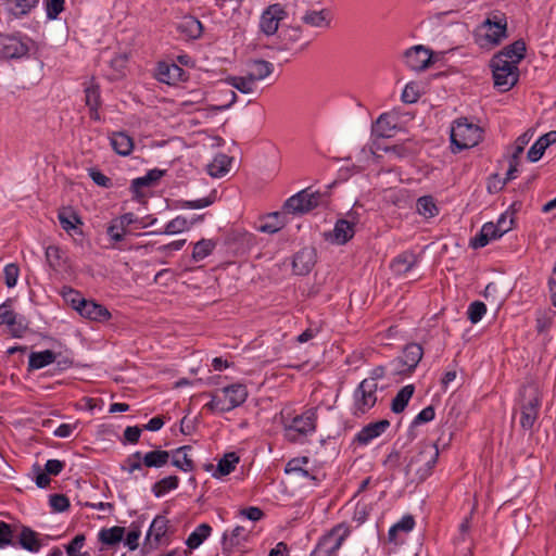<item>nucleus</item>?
<instances>
[{
	"instance_id": "nucleus-62",
	"label": "nucleus",
	"mask_w": 556,
	"mask_h": 556,
	"mask_svg": "<svg viewBox=\"0 0 556 556\" xmlns=\"http://www.w3.org/2000/svg\"><path fill=\"white\" fill-rule=\"evenodd\" d=\"M108 235L112 240L118 242L124 239L125 229L121 228L117 220H114L108 228Z\"/></svg>"
},
{
	"instance_id": "nucleus-51",
	"label": "nucleus",
	"mask_w": 556,
	"mask_h": 556,
	"mask_svg": "<svg viewBox=\"0 0 556 556\" xmlns=\"http://www.w3.org/2000/svg\"><path fill=\"white\" fill-rule=\"evenodd\" d=\"M11 4H13L12 10L15 14H26L31 8H34L39 0H8Z\"/></svg>"
},
{
	"instance_id": "nucleus-13",
	"label": "nucleus",
	"mask_w": 556,
	"mask_h": 556,
	"mask_svg": "<svg viewBox=\"0 0 556 556\" xmlns=\"http://www.w3.org/2000/svg\"><path fill=\"white\" fill-rule=\"evenodd\" d=\"M424 356V349L418 343H408L405 345L403 350V355L397 359V363L403 367H406L405 370H400V372L410 374L417 367L419 362Z\"/></svg>"
},
{
	"instance_id": "nucleus-40",
	"label": "nucleus",
	"mask_w": 556,
	"mask_h": 556,
	"mask_svg": "<svg viewBox=\"0 0 556 556\" xmlns=\"http://www.w3.org/2000/svg\"><path fill=\"white\" fill-rule=\"evenodd\" d=\"M179 479L177 476H168L166 478H163L162 480L157 481L153 488L152 491L156 497H161L166 492L170 490H175L178 486Z\"/></svg>"
},
{
	"instance_id": "nucleus-34",
	"label": "nucleus",
	"mask_w": 556,
	"mask_h": 556,
	"mask_svg": "<svg viewBox=\"0 0 556 556\" xmlns=\"http://www.w3.org/2000/svg\"><path fill=\"white\" fill-rule=\"evenodd\" d=\"M394 128L395 123H392V117L389 114H382L375 123L372 131L379 137L389 138Z\"/></svg>"
},
{
	"instance_id": "nucleus-35",
	"label": "nucleus",
	"mask_w": 556,
	"mask_h": 556,
	"mask_svg": "<svg viewBox=\"0 0 556 556\" xmlns=\"http://www.w3.org/2000/svg\"><path fill=\"white\" fill-rule=\"evenodd\" d=\"M169 453L167 451H152L142 457V463L146 467L160 468L168 463Z\"/></svg>"
},
{
	"instance_id": "nucleus-56",
	"label": "nucleus",
	"mask_w": 556,
	"mask_h": 556,
	"mask_svg": "<svg viewBox=\"0 0 556 556\" xmlns=\"http://www.w3.org/2000/svg\"><path fill=\"white\" fill-rule=\"evenodd\" d=\"M50 505L55 511H64L70 507V501L63 494H53L50 496Z\"/></svg>"
},
{
	"instance_id": "nucleus-63",
	"label": "nucleus",
	"mask_w": 556,
	"mask_h": 556,
	"mask_svg": "<svg viewBox=\"0 0 556 556\" xmlns=\"http://www.w3.org/2000/svg\"><path fill=\"white\" fill-rule=\"evenodd\" d=\"M63 468H64V463L63 462L58 460V459H49L46 463L45 471L48 475L56 476V475H59L62 471Z\"/></svg>"
},
{
	"instance_id": "nucleus-48",
	"label": "nucleus",
	"mask_w": 556,
	"mask_h": 556,
	"mask_svg": "<svg viewBox=\"0 0 556 556\" xmlns=\"http://www.w3.org/2000/svg\"><path fill=\"white\" fill-rule=\"evenodd\" d=\"M486 312V306L483 302L476 301L470 304L468 308V318L472 324H477L481 320L482 316Z\"/></svg>"
},
{
	"instance_id": "nucleus-8",
	"label": "nucleus",
	"mask_w": 556,
	"mask_h": 556,
	"mask_svg": "<svg viewBox=\"0 0 556 556\" xmlns=\"http://www.w3.org/2000/svg\"><path fill=\"white\" fill-rule=\"evenodd\" d=\"M378 383L374 381H362L355 391V406L358 412L365 414L377 402Z\"/></svg>"
},
{
	"instance_id": "nucleus-5",
	"label": "nucleus",
	"mask_w": 556,
	"mask_h": 556,
	"mask_svg": "<svg viewBox=\"0 0 556 556\" xmlns=\"http://www.w3.org/2000/svg\"><path fill=\"white\" fill-rule=\"evenodd\" d=\"M349 535L350 528L348 525L339 523L334 526L321 536L311 556H333Z\"/></svg>"
},
{
	"instance_id": "nucleus-33",
	"label": "nucleus",
	"mask_w": 556,
	"mask_h": 556,
	"mask_svg": "<svg viewBox=\"0 0 556 556\" xmlns=\"http://www.w3.org/2000/svg\"><path fill=\"white\" fill-rule=\"evenodd\" d=\"M124 533L125 528L118 526L109 529H102L99 533V540L105 545L113 546L123 540Z\"/></svg>"
},
{
	"instance_id": "nucleus-30",
	"label": "nucleus",
	"mask_w": 556,
	"mask_h": 556,
	"mask_svg": "<svg viewBox=\"0 0 556 556\" xmlns=\"http://www.w3.org/2000/svg\"><path fill=\"white\" fill-rule=\"evenodd\" d=\"M250 67L251 70L248 73V75L250 76V79H252L254 83L257 80L265 79L274 71V65L265 60H254L251 62Z\"/></svg>"
},
{
	"instance_id": "nucleus-25",
	"label": "nucleus",
	"mask_w": 556,
	"mask_h": 556,
	"mask_svg": "<svg viewBox=\"0 0 556 556\" xmlns=\"http://www.w3.org/2000/svg\"><path fill=\"white\" fill-rule=\"evenodd\" d=\"M182 70L176 64L161 63L157 67V79L168 85L175 84L182 76Z\"/></svg>"
},
{
	"instance_id": "nucleus-46",
	"label": "nucleus",
	"mask_w": 556,
	"mask_h": 556,
	"mask_svg": "<svg viewBox=\"0 0 556 556\" xmlns=\"http://www.w3.org/2000/svg\"><path fill=\"white\" fill-rule=\"evenodd\" d=\"M268 218L269 220L260 227L262 232L275 233L282 228L283 223L280 220V214L278 212L273 213Z\"/></svg>"
},
{
	"instance_id": "nucleus-44",
	"label": "nucleus",
	"mask_w": 556,
	"mask_h": 556,
	"mask_svg": "<svg viewBox=\"0 0 556 556\" xmlns=\"http://www.w3.org/2000/svg\"><path fill=\"white\" fill-rule=\"evenodd\" d=\"M417 211L425 217H432L438 213V207L431 197H421L417 201Z\"/></svg>"
},
{
	"instance_id": "nucleus-64",
	"label": "nucleus",
	"mask_w": 556,
	"mask_h": 556,
	"mask_svg": "<svg viewBox=\"0 0 556 556\" xmlns=\"http://www.w3.org/2000/svg\"><path fill=\"white\" fill-rule=\"evenodd\" d=\"M173 465L184 471H191L194 469L193 460L191 458H189L186 454L182 456V459L175 457L173 459Z\"/></svg>"
},
{
	"instance_id": "nucleus-12",
	"label": "nucleus",
	"mask_w": 556,
	"mask_h": 556,
	"mask_svg": "<svg viewBox=\"0 0 556 556\" xmlns=\"http://www.w3.org/2000/svg\"><path fill=\"white\" fill-rule=\"evenodd\" d=\"M1 46L2 54L8 59H18L25 56L29 51L27 41L13 36L2 37Z\"/></svg>"
},
{
	"instance_id": "nucleus-47",
	"label": "nucleus",
	"mask_w": 556,
	"mask_h": 556,
	"mask_svg": "<svg viewBox=\"0 0 556 556\" xmlns=\"http://www.w3.org/2000/svg\"><path fill=\"white\" fill-rule=\"evenodd\" d=\"M62 295L66 303L71 304V306L78 312V308L84 304V298L81 294L71 288L64 289Z\"/></svg>"
},
{
	"instance_id": "nucleus-54",
	"label": "nucleus",
	"mask_w": 556,
	"mask_h": 556,
	"mask_svg": "<svg viewBox=\"0 0 556 556\" xmlns=\"http://www.w3.org/2000/svg\"><path fill=\"white\" fill-rule=\"evenodd\" d=\"M47 16L49 20H55L64 10V0H46Z\"/></svg>"
},
{
	"instance_id": "nucleus-19",
	"label": "nucleus",
	"mask_w": 556,
	"mask_h": 556,
	"mask_svg": "<svg viewBox=\"0 0 556 556\" xmlns=\"http://www.w3.org/2000/svg\"><path fill=\"white\" fill-rule=\"evenodd\" d=\"M78 313L85 318L98 321L108 320L111 317V313L104 306L86 299L81 307L78 308Z\"/></svg>"
},
{
	"instance_id": "nucleus-26",
	"label": "nucleus",
	"mask_w": 556,
	"mask_h": 556,
	"mask_svg": "<svg viewBox=\"0 0 556 556\" xmlns=\"http://www.w3.org/2000/svg\"><path fill=\"white\" fill-rule=\"evenodd\" d=\"M330 20H331L330 11L326 10V9H323L319 11H315V10L307 11L302 17V21L306 25L312 26V27H319V28L328 27L330 24Z\"/></svg>"
},
{
	"instance_id": "nucleus-10",
	"label": "nucleus",
	"mask_w": 556,
	"mask_h": 556,
	"mask_svg": "<svg viewBox=\"0 0 556 556\" xmlns=\"http://www.w3.org/2000/svg\"><path fill=\"white\" fill-rule=\"evenodd\" d=\"M351 219H339L332 231L325 233V238L336 244H345L355 233V217L350 214Z\"/></svg>"
},
{
	"instance_id": "nucleus-61",
	"label": "nucleus",
	"mask_w": 556,
	"mask_h": 556,
	"mask_svg": "<svg viewBox=\"0 0 556 556\" xmlns=\"http://www.w3.org/2000/svg\"><path fill=\"white\" fill-rule=\"evenodd\" d=\"M434 415L433 406H427L416 416L414 425L431 421L434 418Z\"/></svg>"
},
{
	"instance_id": "nucleus-53",
	"label": "nucleus",
	"mask_w": 556,
	"mask_h": 556,
	"mask_svg": "<svg viewBox=\"0 0 556 556\" xmlns=\"http://www.w3.org/2000/svg\"><path fill=\"white\" fill-rule=\"evenodd\" d=\"M59 220H60L62 228L67 232L70 230L76 228V224H81L80 218L75 213H72L71 215H66L65 212H60Z\"/></svg>"
},
{
	"instance_id": "nucleus-21",
	"label": "nucleus",
	"mask_w": 556,
	"mask_h": 556,
	"mask_svg": "<svg viewBox=\"0 0 556 556\" xmlns=\"http://www.w3.org/2000/svg\"><path fill=\"white\" fill-rule=\"evenodd\" d=\"M556 142V130H551L541 136L536 142L528 151L527 157L530 162L539 161L544 154L545 150Z\"/></svg>"
},
{
	"instance_id": "nucleus-43",
	"label": "nucleus",
	"mask_w": 556,
	"mask_h": 556,
	"mask_svg": "<svg viewBox=\"0 0 556 556\" xmlns=\"http://www.w3.org/2000/svg\"><path fill=\"white\" fill-rule=\"evenodd\" d=\"M307 463H308V459L306 457L293 458L288 462L285 471L287 473L295 472L300 478L309 477L311 479L315 480V477L311 476L309 472L302 467L303 465H305Z\"/></svg>"
},
{
	"instance_id": "nucleus-49",
	"label": "nucleus",
	"mask_w": 556,
	"mask_h": 556,
	"mask_svg": "<svg viewBox=\"0 0 556 556\" xmlns=\"http://www.w3.org/2000/svg\"><path fill=\"white\" fill-rule=\"evenodd\" d=\"M20 276V267L15 263L8 264L4 267V281L8 288L16 286Z\"/></svg>"
},
{
	"instance_id": "nucleus-52",
	"label": "nucleus",
	"mask_w": 556,
	"mask_h": 556,
	"mask_svg": "<svg viewBox=\"0 0 556 556\" xmlns=\"http://www.w3.org/2000/svg\"><path fill=\"white\" fill-rule=\"evenodd\" d=\"M188 229V222L185 217H176L173 220H170L164 230V233L167 235H174L179 233L184 230Z\"/></svg>"
},
{
	"instance_id": "nucleus-50",
	"label": "nucleus",
	"mask_w": 556,
	"mask_h": 556,
	"mask_svg": "<svg viewBox=\"0 0 556 556\" xmlns=\"http://www.w3.org/2000/svg\"><path fill=\"white\" fill-rule=\"evenodd\" d=\"M142 465L143 463L141 453L136 452L125 460L124 465L122 466V469L124 471L132 473L134 471L141 469Z\"/></svg>"
},
{
	"instance_id": "nucleus-16",
	"label": "nucleus",
	"mask_w": 556,
	"mask_h": 556,
	"mask_svg": "<svg viewBox=\"0 0 556 556\" xmlns=\"http://www.w3.org/2000/svg\"><path fill=\"white\" fill-rule=\"evenodd\" d=\"M167 529L168 520L164 516H156L147 533L146 545L149 544L151 547H157Z\"/></svg>"
},
{
	"instance_id": "nucleus-32",
	"label": "nucleus",
	"mask_w": 556,
	"mask_h": 556,
	"mask_svg": "<svg viewBox=\"0 0 556 556\" xmlns=\"http://www.w3.org/2000/svg\"><path fill=\"white\" fill-rule=\"evenodd\" d=\"M414 386L408 384L403 387L392 401L391 409L395 414L402 413L408 404V401L414 394Z\"/></svg>"
},
{
	"instance_id": "nucleus-29",
	"label": "nucleus",
	"mask_w": 556,
	"mask_h": 556,
	"mask_svg": "<svg viewBox=\"0 0 556 556\" xmlns=\"http://www.w3.org/2000/svg\"><path fill=\"white\" fill-rule=\"evenodd\" d=\"M56 358V355L51 350H45L42 352H33L29 355L28 369H40L52 364Z\"/></svg>"
},
{
	"instance_id": "nucleus-55",
	"label": "nucleus",
	"mask_w": 556,
	"mask_h": 556,
	"mask_svg": "<svg viewBox=\"0 0 556 556\" xmlns=\"http://www.w3.org/2000/svg\"><path fill=\"white\" fill-rule=\"evenodd\" d=\"M533 136V132H531L530 130L526 131L525 134H522L521 136H519L516 140V146H515V151L511 155V159L514 160H518L519 161V156L521 155V153L523 152L525 150V147L529 143V141L531 140Z\"/></svg>"
},
{
	"instance_id": "nucleus-9",
	"label": "nucleus",
	"mask_w": 556,
	"mask_h": 556,
	"mask_svg": "<svg viewBox=\"0 0 556 556\" xmlns=\"http://www.w3.org/2000/svg\"><path fill=\"white\" fill-rule=\"evenodd\" d=\"M404 59L410 70L421 72L431 65L432 52L426 47L418 45L406 50Z\"/></svg>"
},
{
	"instance_id": "nucleus-45",
	"label": "nucleus",
	"mask_w": 556,
	"mask_h": 556,
	"mask_svg": "<svg viewBox=\"0 0 556 556\" xmlns=\"http://www.w3.org/2000/svg\"><path fill=\"white\" fill-rule=\"evenodd\" d=\"M46 257H47V262H48L49 266L52 269L58 270L62 267L63 252L61 251L60 248L54 247V245L48 247L46 250Z\"/></svg>"
},
{
	"instance_id": "nucleus-1",
	"label": "nucleus",
	"mask_w": 556,
	"mask_h": 556,
	"mask_svg": "<svg viewBox=\"0 0 556 556\" xmlns=\"http://www.w3.org/2000/svg\"><path fill=\"white\" fill-rule=\"evenodd\" d=\"M439 457L438 446L433 443H422L417 453L412 456L406 466V473L413 476L414 480L424 481L430 476Z\"/></svg>"
},
{
	"instance_id": "nucleus-24",
	"label": "nucleus",
	"mask_w": 556,
	"mask_h": 556,
	"mask_svg": "<svg viewBox=\"0 0 556 556\" xmlns=\"http://www.w3.org/2000/svg\"><path fill=\"white\" fill-rule=\"evenodd\" d=\"M232 157L226 154H217L214 160L207 165V173L213 178H222L228 172L231 165Z\"/></svg>"
},
{
	"instance_id": "nucleus-6",
	"label": "nucleus",
	"mask_w": 556,
	"mask_h": 556,
	"mask_svg": "<svg viewBox=\"0 0 556 556\" xmlns=\"http://www.w3.org/2000/svg\"><path fill=\"white\" fill-rule=\"evenodd\" d=\"M316 428V414L309 409L285 424V435L290 442H296L300 437L313 432Z\"/></svg>"
},
{
	"instance_id": "nucleus-23",
	"label": "nucleus",
	"mask_w": 556,
	"mask_h": 556,
	"mask_svg": "<svg viewBox=\"0 0 556 556\" xmlns=\"http://www.w3.org/2000/svg\"><path fill=\"white\" fill-rule=\"evenodd\" d=\"M178 31L186 38L197 39L201 36L203 27L199 20L193 16H184L177 25Z\"/></svg>"
},
{
	"instance_id": "nucleus-18",
	"label": "nucleus",
	"mask_w": 556,
	"mask_h": 556,
	"mask_svg": "<svg viewBox=\"0 0 556 556\" xmlns=\"http://www.w3.org/2000/svg\"><path fill=\"white\" fill-rule=\"evenodd\" d=\"M390 426L389 420L382 419L365 426L356 435L355 441L359 444H368L371 440L383 433Z\"/></svg>"
},
{
	"instance_id": "nucleus-31",
	"label": "nucleus",
	"mask_w": 556,
	"mask_h": 556,
	"mask_svg": "<svg viewBox=\"0 0 556 556\" xmlns=\"http://www.w3.org/2000/svg\"><path fill=\"white\" fill-rule=\"evenodd\" d=\"M7 324L11 327L12 333L15 337H21L24 328L21 326V324L16 326L15 321V314L10 309L9 302L3 303L0 305V325Z\"/></svg>"
},
{
	"instance_id": "nucleus-60",
	"label": "nucleus",
	"mask_w": 556,
	"mask_h": 556,
	"mask_svg": "<svg viewBox=\"0 0 556 556\" xmlns=\"http://www.w3.org/2000/svg\"><path fill=\"white\" fill-rule=\"evenodd\" d=\"M243 532H244V528L243 527H236L233 530H232V533L230 535V538H228L226 534L224 535V545L225 547H227L228 545L229 546H233V545H238L239 544V541H240V538L243 535Z\"/></svg>"
},
{
	"instance_id": "nucleus-39",
	"label": "nucleus",
	"mask_w": 556,
	"mask_h": 556,
	"mask_svg": "<svg viewBox=\"0 0 556 556\" xmlns=\"http://www.w3.org/2000/svg\"><path fill=\"white\" fill-rule=\"evenodd\" d=\"M239 463V456L231 452L225 454V456L218 462L217 469L214 476H226L235 470L236 464Z\"/></svg>"
},
{
	"instance_id": "nucleus-36",
	"label": "nucleus",
	"mask_w": 556,
	"mask_h": 556,
	"mask_svg": "<svg viewBox=\"0 0 556 556\" xmlns=\"http://www.w3.org/2000/svg\"><path fill=\"white\" fill-rule=\"evenodd\" d=\"M416 264V256L412 253H402L395 257L391 267L396 274L407 273Z\"/></svg>"
},
{
	"instance_id": "nucleus-38",
	"label": "nucleus",
	"mask_w": 556,
	"mask_h": 556,
	"mask_svg": "<svg viewBox=\"0 0 556 556\" xmlns=\"http://www.w3.org/2000/svg\"><path fill=\"white\" fill-rule=\"evenodd\" d=\"M212 528L207 523L200 525L187 539V545L193 549L199 547L203 541L210 535Z\"/></svg>"
},
{
	"instance_id": "nucleus-3",
	"label": "nucleus",
	"mask_w": 556,
	"mask_h": 556,
	"mask_svg": "<svg viewBox=\"0 0 556 556\" xmlns=\"http://www.w3.org/2000/svg\"><path fill=\"white\" fill-rule=\"evenodd\" d=\"M482 139V129L466 117L458 118L451 130V142L457 151L472 148Z\"/></svg>"
},
{
	"instance_id": "nucleus-41",
	"label": "nucleus",
	"mask_w": 556,
	"mask_h": 556,
	"mask_svg": "<svg viewBox=\"0 0 556 556\" xmlns=\"http://www.w3.org/2000/svg\"><path fill=\"white\" fill-rule=\"evenodd\" d=\"M226 83L242 93H251L253 91L254 81L250 76H230L226 78Z\"/></svg>"
},
{
	"instance_id": "nucleus-4",
	"label": "nucleus",
	"mask_w": 556,
	"mask_h": 556,
	"mask_svg": "<svg viewBox=\"0 0 556 556\" xmlns=\"http://www.w3.org/2000/svg\"><path fill=\"white\" fill-rule=\"evenodd\" d=\"M492 68L494 86L502 92L510 90L519 78L518 66L513 62L502 61L500 56H493L490 62Z\"/></svg>"
},
{
	"instance_id": "nucleus-59",
	"label": "nucleus",
	"mask_w": 556,
	"mask_h": 556,
	"mask_svg": "<svg viewBox=\"0 0 556 556\" xmlns=\"http://www.w3.org/2000/svg\"><path fill=\"white\" fill-rule=\"evenodd\" d=\"M141 531L138 526L132 525L131 530L128 532L126 538V545L130 551H135L138 547V540L140 538Z\"/></svg>"
},
{
	"instance_id": "nucleus-17",
	"label": "nucleus",
	"mask_w": 556,
	"mask_h": 556,
	"mask_svg": "<svg viewBox=\"0 0 556 556\" xmlns=\"http://www.w3.org/2000/svg\"><path fill=\"white\" fill-rule=\"evenodd\" d=\"M526 51V42L522 39H519L506 46L494 56H500L502 61H506L507 63L513 62L514 65L518 66L519 62L525 58Z\"/></svg>"
},
{
	"instance_id": "nucleus-22",
	"label": "nucleus",
	"mask_w": 556,
	"mask_h": 556,
	"mask_svg": "<svg viewBox=\"0 0 556 556\" xmlns=\"http://www.w3.org/2000/svg\"><path fill=\"white\" fill-rule=\"evenodd\" d=\"M110 139L113 150L119 155L127 156L134 150V140L125 131H115Z\"/></svg>"
},
{
	"instance_id": "nucleus-7",
	"label": "nucleus",
	"mask_w": 556,
	"mask_h": 556,
	"mask_svg": "<svg viewBox=\"0 0 556 556\" xmlns=\"http://www.w3.org/2000/svg\"><path fill=\"white\" fill-rule=\"evenodd\" d=\"M321 197L320 192L309 193L307 190H302L286 201L285 208L293 214L307 213L319 205Z\"/></svg>"
},
{
	"instance_id": "nucleus-14",
	"label": "nucleus",
	"mask_w": 556,
	"mask_h": 556,
	"mask_svg": "<svg viewBox=\"0 0 556 556\" xmlns=\"http://www.w3.org/2000/svg\"><path fill=\"white\" fill-rule=\"evenodd\" d=\"M227 399L226 406L220 407V412H229L241 404H243L248 397V390L244 384L235 383L223 389Z\"/></svg>"
},
{
	"instance_id": "nucleus-28",
	"label": "nucleus",
	"mask_w": 556,
	"mask_h": 556,
	"mask_svg": "<svg viewBox=\"0 0 556 556\" xmlns=\"http://www.w3.org/2000/svg\"><path fill=\"white\" fill-rule=\"evenodd\" d=\"M18 544L29 552H38L41 547V542L38 539V534L26 526H23L21 529Z\"/></svg>"
},
{
	"instance_id": "nucleus-15",
	"label": "nucleus",
	"mask_w": 556,
	"mask_h": 556,
	"mask_svg": "<svg viewBox=\"0 0 556 556\" xmlns=\"http://www.w3.org/2000/svg\"><path fill=\"white\" fill-rule=\"evenodd\" d=\"M316 263V253L312 248H304L299 251L292 262L293 271L296 275L308 274Z\"/></svg>"
},
{
	"instance_id": "nucleus-37",
	"label": "nucleus",
	"mask_w": 556,
	"mask_h": 556,
	"mask_svg": "<svg viewBox=\"0 0 556 556\" xmlns=\"http://www.w3.org/2000/svg\"><path fill=\"white\" fill-rule=\"evenodd\" d=\"M86 105L90 109V116L93 119H99L98 108L100 105V93L98 86H90L85 89Z\"/></svg>"
},
{
	"instance_id": "nucleus-57",
	"label": "nucleus",
	"mask_w": 556,
	"mask_h": 556,
	"mask_svg": "<svg viewBox=\"0 0 556 556\" xmlns=\"http://www.w3.org/2000/svg\"><path fill=\"white\" fill-rule=\"evenodd\" d=\"M13 531L11 526L4 521H0V547L13 544Z\"/></svg>"
},
{
	"instance_id": "nucleus-11",
	"label": "nucleus",
	"mask_w": 556,
	"mask_h": 556,
	"mask_svg": "<svg viewBox=\"0 0 556 556\" xmlns=\"http://www.w3.org/2000/svg\"><path fill=\"white\" fill-rule=\"evenodd\" d=\"M286 15L287 12L280 4L269 5L261 16V30L267 36L274 35Z\"/></svg>"
},
{
	"instance_id": "nucleus-27",
	"label": "nucleus",
	"mask_w": 556,
	"mask_h": 556,
	"mask_svg": "<svg viewBox=\"0 0 556 556\" xmlns=\"http://www.w3.org/2000/svg\"><path fill=\"white\" fill-rule=\"evenodd\" d=\"M164 175V170L151 169L147 175L138 177L131 182V191L139 197L140 190L144 187H151L156 184Z\"/></svg>"
},
{
	"instance_id": "nucleus-42",
	"label": "nucleus",
	"mask_w": 556,
	"mask_h": 556,
	"mask_svg": "<svg viewBox=\"0 0 556 556\" xmlns=\"http://www.w3.org/2000/svg\"><path fill=\"white\" fill-rule=\"evenodd\" d=\"M215 242L211 239H202L194 244L192 258L199 262L212 253Z\"/></svg>"
},
{
	"instance_id": "nucleus-20",
	"label": "nucleus",
	"mask_w": 556,
	"mask_h": 556,
	"mask_svg": "<svg viewBox=\"0 0 556 556\" xmlns=\"http://www.w3.org/2000/svg\"><path fill=\"white\" fill-rule=\"evenodd\" d=\"M506 20L500 18L497 21H493L492 18H486L483 22V27L488 28V33L485 34V38L488 41L498 45L502 39L506 38Z\"/></svg>"
},
{
	"instance_id": "nucleus-2",
	"label": "nucleus",
	"mask_w": 556,
	"mask_h": 556,
	"mask_svg": "<svg viewBox=\"0 0 556 556\" xmlns=\"http://www.w3.org/2000/svg\"><path fill=\"white\" fill-rule=\"evenodd\" d=\"M541 407V392L539 387L529 382L520 390V426L531 430L534 426Z\"/></svg>"
},
{
	"instance_id": "nucleus-58",
	"label": "nucleus",
	"mask_w": 556,
	"mask_h": 556,
	"mask_svg": "<svg viewBox=\"0 0 556 556\" xmlns=\"http://www.w3.org/2000/svg\"><path fill=\"white\" fill-rule=\"evenodd\" d=\"M415 526V520L412 516H405L402 518V520L396 523L395 526H393L390 531H389V536L390 539H392V536L394 535V533L397 531V530H403V531H410Z\"/></svg>"
}]
</instances>
